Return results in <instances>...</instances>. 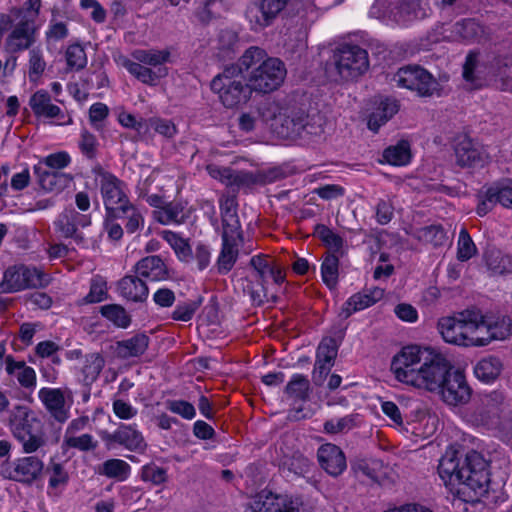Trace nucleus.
Returning a JSON list of instances; mask_svg holds the SVG:
<instances>
[{"label": "nucleus", "mask_w": 512, "mask_h": 512, "mask_svg": "<svg viewBox=\"0 0 512 512\" xmlns=\"http://www.w3.org/2000/svg\"><path fill=\"white\" fill-rule=\"evenodd\" d=\"M67 65L71 69H82L87 63L84 49L80 45H70L66 50Z\"/></svg>", "instance_id": "obj_59"}, {"label": "nucleus", "mask_w": 512, "mask_h": 512, "mask_svg": "<svg viewBox=\"0 0 512 512\" xmlns=\"http://www.w3.org/2000/svg\"><path fill=\"white\" fill-rule=\"evenodd\" d=\"M341 78L349 80L364 74L369 68L368 53L356 45H343L334 55Z\"/></svg>", "instance_id": "obj_14"}, {"label": "nucleus", "mask_w": 512, "mask_h": 512, "mask_svg": "<svg viewBox=\"0 0 512 512\" xmlns=\"http://www.w3.org/2000/svg\"><path fill=\"white\" fill-rule=\"evenodd\" d=\"M317 455L321 467L332 476H338L346 469L345 456L334 444L327 443L320 446Z\"/></svg>", "instance_id": "obj_24"}, {"label": "nucleus", "mask_w": 512, "mask_h": 512, "mask_svg": "<svg viewBox=\"0 0 512 512\" xmlns=\"http://www.w3.org/2000/svg\"><path fill=\"white\" fill-rule=\"evenodd\" d=\"M357 416L348 415L338 419H331L324 425L327 433H340L351 430L357 425Z\"/></svg>", "instance_id": "obj_54"}, {"label": "nucleus", "mask_w": 512, "mask_h": 512, "mask_svg": "<svg viewBox=\"0 0 512 512\" xmlns=\"http://www.w3.org/2000/svg\"><path fill=\"white\" fill-rule=\"evenodd\" d=\"M45 35L48 42H56L64 39L68 35V29L64 22L52 18Z\"/></svg>", "instance_id": "obj_63"}, {"label": "nucleus", "mask_w": 512, "mask_h": 512, "mask_svg": "<svg viewBox=\"0 0 512 512\" xmlns=\"http://www.w3.org/2000/svg\"><path fill=\"white\" fill-rule=\"evenodd\" d=\"M250 512H307L290 496L263 491L257 495Z\"/></svg>", "instance_id": "obj_18"}, {"label": "nucleus", "mask_w": 512, "mask_h": 512, "mask_svg": "<svg viewBox=\"0 0 512 512\" xmlns=\"http://www.w3.org/2000/svg\"><path fill=\"white\" fill-rule=\"evenodd\" d=\"M337 355V349L333 339L327 338L321 341L317 349L316 365L320 372H327Z\"/></svg>", "instance_id": "obj_45"}, {"label": "nucleus", "mask_w": 512, "mask_h": 512, "mask_svg": "<svg viewBox=\"0 0 512 512\" xmlns=\"http://www.w3.org/2000/svg\"><path fill=\"white\" fill-rule=\"evenodd\" d=\"M449 406H461L469 402L472 390L465 375L459 370H453L451 363H445V373L439 381L438 389L434 390Z\"/></svg>", "instance_id": "obj_11"}, {"label": "nucleus", "mask_w": 512, "mask_h": 512, "mask_svg": "<svg viewBox=\"0 0 512 512\" xmlns=\"http://www.w3.org/2000/svg\"><path fill=\"white\" fill-rule=\"evenodd\" d=\"M437 329L442 339L460 347H484L493 341H503L512 333V322L505 316H487L465 310L441 317Z\"/></svg>", "instance_id": "obj_1"}, {"label": "nucleus", "mask_w": 512, "mask_h": 512, "mask_svg": "<svg viewBox=\"0 0 512 512\" xmlns=\"http://www.w3.org/2000/svg\"><path fill=\"white\" fill-rule=\"evenodd\" d=\"M446 357L437 349L410 344L391 359L390 372L395 381L409 388L434 392L445 373Z\"/></svg>", "instance_id": "obj_2"}, {"label": "nucleus", "mask_w": 512, "mask_h": 512, "mask_svg": "<svg viewBox=\"0 0 512 512\" xmlns=\"http://www.w3.org/2000/svg\"><path fill=\"white\" fill-rule=\"evenodd\" d=\"M404 430L411 432L418 438L431 437L438 428V419L435 415L419 411L415 415V419L407 423Z\"/></svg>", "instance_id": "obj_31"}, {"label": "nucleus", "mask_w": 512, "mask_h": 512, "mask_svg": "<svg viewBox=\"0 0 512 512\" xmlns=\"http://www.w3.org/2000/svg\"><path fill=\"white\" fill-rule=\"evenodd\" d=\"M206 171L215 180L230 188H238L247 181V174L235 172L226 167H220L215 164L206 166Z\"/></svg>", "instance_id": "obj_33"}, {"label": "nucleus", "mask_w": 512, "mask_h": 512, "mask_svg": "<svg viewBox=\"0 0 512 512\" xmlns=\"http://www.w3.org/2000/svg\"><path fill=\"white\" fill-rule=\"evenodd\" d=\"M475 423L491 431L501 440L512 442V413L507 410L501 392L492 391L481 397Z\"/></svg>", "instance_id": "obj_7"}, {"label": "nucleus", "mask_w": 512, "mask_h": 512, "mask_svg": "<svg viewBox=\"0 0 512 512\" xmlns=\"http://www.w3.org/2000/svg\"><path fill=\"white\" fill-rule=\"evenodd\" d=\"M279 110V104L276 102H265L258 109L243 113L239 117V127L241 130L249 132L255 129L259 123L269 126L270 115Z\"/></svg>", "instance_id": "obj_26"}, {"label": "nucleus", "mask_w": 512, "mask_h": 512, "mask_svg": "<svg viewBox=\"0 0 512 512\" xmlns=\"http://www.w3.org/2000/svg\"><path fill=\"white\" fill-rule=\"evenodd\" d=\"M136 274L148 281H162L167 279L166 265L158 256H148L141 259L135 266Z\"/></svg>", "instance_id": "obj_28"}, {"label": "nucleus", "mask_w": 512, "mask_h": 512, "mask_svg": "<svg viewBox=\"0 0 512 512\" xmlns=\"http://www.w3.org/2000/svg\"><path fill=\"white\" fill-rule=\"evenodd\" d=\"M141 478L145 482L160 485L167 480V472L164 468L151 463L142 467Z\"/></svg>", "instance_id": "obj_57"}, {"label": "nucleus", "mask_w": 512, "mask_h": 512, "mask_svg": "<svg viewBox=\"0 0 512 512\" xmlns=\"http://www.w3.org/2000/svg\"><path fill=\"white\" fill-rule=\"evenodd\" d=\"M99 473L108 478L125 481L130 476L131 467L122 459H109L101 465Z\"/></svg>", "instance_id": "obj_44"}, {"label": "nucleus", "mask_w": 512, "mask_h": 512, "mask_svg": "<svg viewBox=\"0 0 512 512\" xmlns=\"http://www.w3.org/2000/svg\"><path fill=\"white\" fill-rule=\"evenodd\" d=\"M92 174L96 184L100 187L109 217H120V213L127 211L129 204L124 184L99 165L93 167Z\"/></svg>", "instance_id": "obj_8"}, {"label": "nucleus", "mask_w": 512, "mask_h": 512, "mask_svg": "<svg viewBox=\"0 0 512 512\" xmlns=\"http://www.w3.org/2000/svg\"><path fill=\"white\" fill-rule=\"evenodd\" d=\"M10 428L14 436L23 432H33L42 428L41 421L37 415L26 406H17L10 417Z\"/></svg>", "instance_id": "obj_25"}, {"label": "nucleus", "mask_w": 512, "mask_h": 512, "mask_svg": "<svg viewBox=\"0 0 512 512\" xmlns=\"http://www.w3.org/2000/svg\"><path fill=\"white\" fill-rule=\"evenodd\" d=\"M484 259L492 274L501 275L512 272V258L496 248L488 249L484 254Z\"/></svg>", "instance_id": "obj_38"}, {"label": "nucleus", "mask_w": 512, "mask_h": 512, "mask_svg": "<svg viewBox=\"0 0 512 512\" xmlns=\"http://www.w3.org/2000/svg\"><path fill=\"white\" fill-rule=\"evenodd\" d=\"M275 16V13H269L268 8L262 1L260 4L251 5L246 12V17L253 30H260L268 26Z\"/></svg>", "instance_id": "obj_41"}, {"label": "nucleus", "mask_w": 512, "mask_h": 512, "mask_svg": "<svg viewBox=\"0 0 512 512\" xmlns=\"http://www.w3.org/2000/svg\"><path fill=\"white\" fill-rule=\"evenodd\" d=\"M91 223L89 216L80 214L74 209L65 210L55 220L54 225L63 237L73 239L78 246H85L86 241L79 227H87Z\"/></svg>", "instance_id": "obj_19"}, {"label": "nucleus", "mask_w": 512, "mask_h": 512, "mask_svg": "<svg viewBox=\"0 0 512 512\" xmlns=\"http://www.w3.org/2000/svg\"><path fill=\"white\" fill-rule=\"evenodd\" d=\"M488 201L501 204L503 207L512 208V183H496L488 189Z\"/></svg>", "instance_id": "obj_46"}, {"label": "nucleus", "mask_w": 512, "mask_h": 512, "mask_svg": "<svg viewBox=\"0 0 512 512\" xmlns=\"http://www.w3.org/2000/svg\"><path fill=\"white\" fill-rule=\"evenodd\" d=\"M39 184L47 192H59L64 189L71 181L69 175L57 172H39Z\"/></svg>", "instance_id": "obj_43"}, {"label": "nucleus", "mask_w": 512, "mask_h": 512, "mask_svg": "<svg viewBox=\"0 0 512 512\" xmlns=\"http://www.w3.org/2000/svg\"><path fill=\"white\" fill-rule=\"evenodd\" d=\"M210 87L226 108H237L245 104L253 92L241 67L240 59L236 64L226 67L223 72L216 75Z\"/></svg>", "instance_id": "obj_6"}, {"label": "nucleus", "mask_w": 512, "mask_h": 512, "mask_svg": "<svg viewBox=\"0 0 512 512\" xmlns=\"http://www.w3.org/2000/svg\"><path fill=\"white\" fill-rule=\"evenodd\" d=\"M29 106L37 118L49 119L58 125L70 124L72 121L70 116L51 102L50 95L45 90L36 91L30 97Z\"/></svg>", "instance_id": "obj_20"}, {"label": "nucleus", "mask_w": 512, "mask_h": 512, "mask_svg": "<svg viewBox=\"0 0 512 512\" xmlns=\"http://www.w3.org/2000/svg\"><path fill=\"white\" fill-rule=\"evenodd\" d=\"M148 346L149 337L144 333H139L128 339L118 341L114 347V353L118 358L128 360L142 356Z\"/></svg>", "instance_id": "obj_27"}, {"label": "nucleus", "mask_w": 512, "mask_h": 512, "mask_svg": "<svg viewBox=\"0 0 512 512\" xmlns=\"http://www.w3.org/2000/svg\"><path fill=\"white\" fill-rule=\"evenodd\" d=\"M339 259L335 255H328L321 265V276L323 282L334 288L338 281Z\"/></svg>", "instance_id": "obj_47"}, {"label": "nucleus", "mask_w": 512, "mask_h": 512, "mask_svg": "<svg viewBox=\"0 0 512 512\" xmlns=\"http://www.w3.org/2000/svg\"><path fill=\"white\" fill-rule=\"evenodd\" d=\"M65 357L69 361H78L75 371L79 380L86 385L94 383L105 366V359L99 353H90L83 356L80 349H73L67 351Z\"/></svg>", "instance_id": "obj_16"}, {"label": "nucleus", "mask_w": 512, "mask_h": 512, "mask_svg": "<svg viewBox=\"0 0 512 512\" xmlns=\"http://www.w3.org/2000/svg\"><path fill=\"white\" fill-rule=\"evenodd\" d=\"M101 313L117 327L127 328L130 325L131 319L129 315L125 309L119 305H105L101 308Z\"/></svg>", "instance_id": "obj_49"}, {"label": "nucleus", "mask_w": 512, "mask_h": 512, "mask_svg": "<svg viewBox=\"0 0 512 512\" xmlns=\"http://www.w3.org/2000/svg\"><path fill=\"white\" fill-rule=\"evenodd\" d=\"M399 110V105L396 100L384 99L380 101L379 105L375 108L368 120V127L370 130L376 132L382 125L391 119Z\"/></svg>", "instance_id": "obj_35"}, {"label": "nucleus", "mask_w": 512, "mask_h": 512, "mask_svg": "<svg viewBox=\"0 0 512 512\" xmlns=\"http://www.w3.org/2000/svg\"><path fill=\"white\" fill-rule=\"evenodd\" d=\"M223 221V235L226 238L232 237L233 239L241 238L240 223L236 210L233 212L224 213L222 215Z\"/></svg>", "instance_id": "obj_60"}, {"label": "nucleus", "mask_w": 512, "mask_h": 512, "mask_svg": "<svg viewBox=\"0 0 512 512\" xmlns=\"http://www.w3.org/2000/svg\"><path fill=\"white\" fill-rule=\"evenodd\" d=\"M107 297L106 281L101 277L93 278L88 295L85 297L87 303H98Z\"/></svg>", "instance_id": "obj_61"}, {"label": "nucleus", "mask_w": 512, "mask_h": 512, "mask_svg": "<svg viewBox=\"0 0 512 512\" xmlns=\"http://www.w3.org/2000/svg\"><path fill=\"white\" fill-rule=\"evenodd\" d=\"M7 22H16L9 33L5 46L9 52H19L28 49L36 41L38 27L33 19H28L21 9H14L6 17Z\"/></svg>", "instance_id": "obj_13"}, {"label": "nucleus", "mask_w": 512, "mask_h": 512, "mask_svg": "<svg viewBox=\"0 0 512 512\" xmlns=\"http://www.w3.org/2000/svg\"><path fill=\"white\" fill-rule=\"evenodd\" d=\"M477 253V247L465 228L459 232L457 241V259L467 261Z\"/></svg>", "instance_id": "obj_48"}, {"label": "nucleus", "mask_w": 512, "mask_h": 512, "mask_svg": "<svg viewBox=\"0 0 512 512\" xmlns=\"http://www.w3.org/2000/svg\"><path fill=\"white\" fill-rule=\"evenodd\" d=\"M43 462L35 456L23 457L15 461L12 478L19 482L34 481L43 470Z\"/></svg>", "instance_id": "obj_29"}, {"label": "nucleus", "mask_w": 512, "mask_h": 512, "mask_svg": "<svg viewBox=\"0 0 512 512\" xmlns=\"http://www.w3.org/2000/svg\"><path fill=\"white\" fill-rule=\"evenodd\" d=\"M416 237L420 241L432 244L433 246H438L445 241L446 234L442 227L438 225H431L417 230Z\"/></svg>", "instance_id": "obj_51"}, {"label": "nucleus", "mask_w": 512, "mask_h": 512, "mask_svg": "<svg viewBox=\"0 0 512 512\" xmlns=\"http://www.w3.org/2000/svg\"><path fill=\"white\" fill-rule=\"evenodd\" d=\"M38 397L51 416L58 422L69 418L70 405L66 404L63 392L57 388H41Z\"/></svg>", "instance_id": "obj_22"}, {"label": "nucleus", "mask_w": 512, "mask_h": 512, "mask_svg": "<svg viewBox=\"0 0 512 512\" xmlns=\"http://www.w3.org/2000/svg\"><path fill=\"white\" fill-rule=\"evenodd\" d=\"M161 237L174 250L180 261L190 262L192 260V249L186 239L169 230L162 231Z\"/></svg>", "instance_id": "obj_42"}, {"label": "nucleus", "mask_w": 512, "mask_h": 512, "mask_svg": "<svg viewBox=\"0 0 512 512\" xmlns=\"http://www.w3.org/2000/svg\"><path fill=\"white\" fill-rule=\"evenodd\" d=\"M147 131L153 129L156 133L171 138L177 133L176 125L167 119L162 118H150L146 120Z\"/></svg>", "instance_id": "obj_56"}, {"label": "nucleus", "mask_w": 512, "mask_h": 512, "mask_svg": "<svg viewBox=\"0 0 512 512\" xmlns=\"http://www.w3.org/2000/svg\"><path fill=\"white\" fill-rule=\"evenodd\" d=\"M71 162V158L67 152L61 151L57 153H52L46 157H44L37 166H35V172L39 173L41 171V165H45L52 169H63L69 165Z\"/></svg>", "instance_id": "obj_53"}, {"label": "nucleus", "mask_w": 512, "mask_h": 512, "mask_svg": "<svg viewBox=\"0 0 512 512\" xmlns=\"http://www.w3.org/2000/svg\"><path fill=\"white\" fill-rule=\"evenodd\" d=\"M118 289L124 298L135 302L143 301L148 295L147 286L138 275L121 279Z\"/></svg>", "instance_id": "obj_34"}, {"label": "nucleus", "mask_w": 512, "mask_h": 512, "mask_svg": "<svg viewBox=\"0 0 512 512\" xmlns=\"http://www.w3.org/2000/svg\"><path fill=\"white\" fill-rule=\"evenodd\" d=\"M253 92L269 93L281 86L287 74L284 63L259 47L248 48L239 58Z\"/></svg>", "instance_id": "obj_4"}, {"label": "nucleus", "mask_w": 512, "mask_h": 512, "mask_svg": "<svg viewBox=\"0 0 512 512\" xmlns=\"http://www.w3.org/2000/svg\"><path fill=\"white\" fill-rule=\"evenodd\" d=\"M222 239V250L218 257L217 265L220 272L226 273L231 270L236 261L238 255V245L241 241V238L233 239L232 237L226 238L225 236H222Z\"/></svg>", "instance_id": "obj_39"}, {"label": "nucleus", "mask_w": 512, "mask_h": 512, "mask_svg": "<svg viewBox=\"0 0 512 512\" xmlns=\"http://www.w3.org/2000/svg\"><path fill=\"white\" fill-rule=\"evenodd\" d=\"M6 373L17 378L24 387H32L36 383V373L33 368L22 361H15L12 356L6 358Z\"/></svg>", "instance_id": "obj_37"}, {"label": "nucleus", "mask_w": 512, "mask_h": 512, "mask_svg": "<svg viewBox=\"0 0 512 512\" xmlns=\"http://www.w3.org/2000/svg\"><path fill=\"white\" fill-rule=\"evenodd\" d=\"M15 437L22 443L23 450L26 453H33L44 444L42 428L33 432H23V434Z\"/></svg>", "instance_id": "obj_52"}, {"label": "nucleus", "mask_w": 512, "mask_h": 512, "mask_svg": "<svg viewBox=\"0 0 512 512\" xmlns=\"http://www.w3.org/2000/svg\"><path fill=\"white\" fill-rule=\"evenodd\" d=\"M269 127L281 138L303 137V133L316 134L312 127L304 123L302 117H295L292 112L279 105V110L270 115Z\"/></svg>", "instance_id": "obj_15"}, {"label": "nucleus", "mask_w": 512, "mask_h": 512, "mask_svg": "<svg viewBox=\"0 0 512 512\" xmlns=\"http://www.w3.org/2000/svg\"><path fill=\"white\" fill-rule=\"evenodd\" d=\"M438 474L445 485L458 484V492L466 497L465 501H477L488 491V463L474 450L462 457L455 448H447L440 459Z\"/></svg>", "instance_id": "obj_3"}, {"label": "nucleus", "mask_w": 512, "mask_h": 512, "mask_svg": "<svg viewBox=\"0 0 512 512\" xmlns=\"http://www.w3.org/2000/svg\"><path fill=\"white\" fill-rule=\"evenodd\" d=\"M63 446L66 448H75L80 451H88L96 448L97 441L90 434L64 435Z\"/></svg>", "instance_id": "obj_50"}, {"label": "nucleus", "mask_w": 512, "mask_h": 512, "mask_svg": "<svg viewBox=\"0 0 512 512\" xmlns=\"http://www.w3.org/2000/svg\"><path fill=\"white\" fill-rule=\"evenodd\" d=\"M111 437L112 440L131 451H142L146 447L142 433L132 425H121Z\"/></svg>", "instance_id": "obj_32"}, {"label": "nucleus", "mask_w": 512, "mask_h": 512, "mask_svg": "<svg viewBox=\"0 0 512 512\" xmlns=\"http://www.w3.org/2000/svg\"><path fill=\"white\" fill-rule=\"evenodd\" d=\"M381 411L391 421V426L404 430L405 424L399 407L393 401H381Z\"/></svg>", "instance_id": "obj_58"}, {"label": "nucleus", "mask_w": 512, "mask_h": 512, "mask_svg": "<svg viewBox=\"0 0 512 512\" xmlns=\"http://www.w3.org/2000/svg\"><path fill=\"white\" fill-rule=\"evenodd\" d=\"M441 39L448 41L478 42L486 38V29L474 19H465L439 28Z\"/></svg>", "instance_id": "obj_17"}, {"label": "nucleus", "mask_w": 512, "mask_h": 512, "mask_svg": "<svg viewBox=\"0 0 512 512\" xmlns=\"http://www.w3.org/2000/svg\"><path fill=\"white\" fill-rule=\"evenodd\" d=\"M503 370V363L496 356H486L481 358L474 366L475 377L486 384L494 383Z\"/></svg>", "instance_id": "obj_30"}, {"label": "nucleus", "mask_w": 512, "mask_h": 512, "mask_svg": "<svg viewBox=\"0 0 512 512\" xmlns=\"http://www.w3.org/2000/svg\"><path fill=\"white\" fill-rule=\"evenodd\" d=\"M384 293V289L379 287L358 292L348 298L339 315L342 318H348L353 313L364 310L380 301L384 297Z\"/></svg>", "instance_id": "obj_23"}, {"label": "nucleus", "mask_w": 512, "mask_h": 512, "mask_svg": "<svg viewBox=\"0 0 512 512\" xmlns=\"http://www.w3.org/2000/svg\"><path fill=\"white\" fill-rule=\"evenodd\" d=\"M455 156L457 164L467 168H481L489 161L486 149L468 138L457 144Z\"/></svg>", "instance_id": "obj_21"}, {"label": "nucleus", "mask_w": 512, "mask_h": 512, "mask_svg": "<svg viewBox=\"0 0 512 512\" xmlns=\"http://www.w3.org/2000/svg\"><path fill=\"white\" fill-rule=\"evenodd\" d=\"M308 390L309 380L301 374L293 375L286 387V392L289 395L299 399L304 398Z\"/></svg>", "instance_id": "obj_55"}, {"label": "nucleus", "mask_w": 512, "mask_h": 512, "mask_svg": "<svg viewBox=\"0 0 512 512\" xmlns=\"http://www.w3.org/2000/svg\"><path fill=\"white\" fill-rule=\"evenodd\" d=\"M49 276L40 268L18 266L7 269L0 283L1 293H13L27 288L45 287Z\"/></svg>", "instance_id": "obj_12"}, {"label": "nucleus", "mask_w": 512, "mask_h": 512, "mask_svg": "<svg viewBox=\"0 0 512 512\" xmlns=\"http://www.w3.org/2000/svg\"><path fill=\"white\" fill-rule=\"evenodd\" d=\"M428 11L426 5L416 0H392L387 6H384L382 0H376L370 13L404 26L414 20L425 18Z\"/></svg>", "instance_id": "obj_9"}, {"label": "nucleus", "mask_w": 512, "mask_h": 512, "mask_svg": "<svg viewBox=\"0 0 512 512\" xmlns=\"http://www.w3.org/2000/svg\"><path fill=\"white\" fill-rule=\"evenodd\" d=\"M172 49H136L134 59L122 58L120 64L135 78L149 86H155L168 75L166 63L171 62Z\"/></svg>", "instance_id": "obj_5"}, {"label": "nucleus", "mask_w": 512, "mask_h": 512, "mask_svg": "<svg viewBox=\"0 0 512 512\" xmlns=\"http://www.w3.org/2000/svg\"><path fill=\"white\" fill-rule=\"evenodd\" d=\"M486 68L480 63L478 54L469 53L463 66V78L471 88L482 86Z\"/></svg>", "instance_id": "obj_36"}, {"label": "nucleus", "mask_w": 512, "mask_h": 512, "mask_svg": "<svg viewBox=\"0 0 512 512\" xmlns=\"http://www.w3.org/2000/svg\"><path fill=\"white\" fill-rule=\"evenodd\" d=\"M320 239L329 247V249L335 252H341L344 246L343 239L335 234L332 230L326 227H321L318 230Z\"/></svg>", "instance_id": "obj_62"}, {"label": "nucleus", "mask_w": 512, "mask_h": 512, "mask_svg": "<svg viewBox=\"0 0 512 512\" xmlns=\"http://www.w3.org/2000/svg\"><path fill=\"white\" fill-rule=\"evenodd\" d=\"M155 218L162 224L168 225L179 222L180 212L177 207L172 205L162 206L154 212Z\"/></svg>", "instance_id": "obj_64"}, {"label": "nucleus", "mask_w": 512, "mask_h": 512, "mask_svg": "<svg viewBox=\"0 0 512 512\" xmlns=\"http://www.w3.org/2000/svg\"><path fill=\"white\" fill-rule=\"evenodd\" d=\"M393 81L398 87L414 91L421 97L440 95L439 82L431 73L417 65L400 68L395 73Z\"/></svg>", "instance_id": "obj_10"}, {"label": "nucleus", "mask_w": 512, "mask_h": 512, "mask_svg": "<svg viewBox=\"0 0 512 512\" xmlns=\"http://www.w3.org/2000/svg\"><path fill=\"white\" fill-rule=\"evenodd\" d=\"M410 144L407 141H400L389 146L383 152V160L392 166H405L411 161Z\"/></svg>", "instance_id": "obj_40"}]
</instances>
